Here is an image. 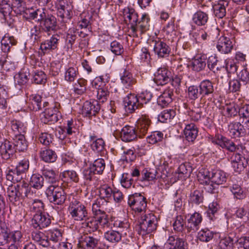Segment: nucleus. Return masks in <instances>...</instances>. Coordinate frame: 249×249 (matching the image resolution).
Here are the masks:
<instances>
[{"label": "nucleus", "instance_id": "obj_47", "mask_svg": "<svg viewBox=\"0 0 249 249\" xmlns=\"http://www.w3.org/2000/svg\"><path fill=\"white\" fill-rule=\"evenodd\" d=\"M105 238L109 242L113 243L120 242L122 238L118 231L109 230L104 233Z\"/></svg>", "mask_w": 249, "mask_h": 249}, {"label": "nucleus", "instance_id": "obj_10", "mask_svg": "<svg viewBox=\"0 0 249 249\" xmlns=\"http://www.w3.org/2000/svg\"><path fill=\"white\" fill-rule=\"evenodd\" d=\"M152 43L154 44V52L159 57H165L169 55L171 52V49L161 39L157 37L152 40Z\"/></svg>", "mask_w": 249, "mask_h": 249}, {"label": "nucleus", "instance_id": "obj_6", "mask_svg": "<svg viewBox=\"0 0 249 249\" xmlns=\"http://www.w3.org/2000/svg\"><path fill=\"white\" fill-rule=\"evenodd\" d=\"M57 15L62 21L67 22L72 16L73 6L68 0H57L55 3Z\"/></svg>", "mask_w": 249, "mask_h": 249}, {"label": "nucleus", "instance_id": "obj_43", "mask_svg": "<svg viewBox=\"0 0 249 249\" xmlns=\"http://www.w3.org/2000/svg\"><path fill=\"white\" fill-rule=\"evenodd\" d=\"M78 74L77 68L74 65H69L65 69V80L69 82H73Z\"/></svg>", "mask_w": 249, "mask_h": 249}, {"label": "nucleus", "instance_id": "obj_53", "mask_svg": "<svg viewBox=\"0 0 249 249\" xmlns=\"http://www.w3.org/2000/svg\"><path fill=\"white\" fill-rule=\"evenodd\" d=\"M183 238L176 236H170L164 244L165 249H176Z\"/></svg>", "mask_w": 249, "mask_h": 249}, {"label": "nucleus", "instance_id": "obj_61", "mask_svg": "<svg viewBox=\"0 0 249 249\" xmlns=\"http://www.w3.org/2000/svg\"><path fill=\"white\" fill-rule=\"evenodd\" d=\"M96 219L98 226L101 228H108L109 226V222L108 219V216L106 213H103L94 216Z\"/></svg>", "mask_w": 249, "mask_h": 249}, {"label": "nucleus", "instance_id": "obj_29", "mask_svg": "<svg viewBox=\"0 0 249 249\" xmlns=\"http://www.w3.org/2000/svg\"><path fill=\"white\" fill-rule=\"evenodd\" d=\"M89 142L91 148L98 153L103 151L105 149V143L102 138H98L94 134L90 135Z\"/></svg>", "mask_w": 249, "mask_h": 249}, {"label": "nucleus", "instance_id": "obj_52", "mask_svg": "<svg viewBox=\"0 0 249 249\" xmlns=\"http://www.w3.org/2000/svg\"><path fill=\"white\" fill-rule=\"evenodd\" d=\"M42 174L46 180L52 184H54L56 180V174L53 169L44 167Z\"/></svg>", "mask_w": 249, "mask_h": 249}, {"label": "nucleus", "instance_id": "obj_9", "mask_svg": "<svg viewBox=\"0 0 249 249\" xmlns=\"http://www.w3.org/2000/svg\"><path fill=\"white\" fill-rule=\"evenodd\" d=\"M51 223V216L45 213H36L32 220V225L35 229H42L46 228Z\"/></svg>", "mask_w": 249, "mask_h": 249}, {"label": "nucleus", "instance_id": "obj_39", "mask_svg": "<svg viewBox=\"0 0 249 249\" xmlns=\"http://www.w3.org/2000/svg\"><path fill=\"white\" fill-rule=\"evenodd\" d=\"M17 40L13 36L6 34L1 40V50L4 53H8L11 46L16 45Z\"/></svg>", "mask_w": 249, "mask_h": 249}, {"label": "nucleus", "instance_id": "obj_27", "mask_svg": "<svg viewBox=\"0 0 249 249\" xmlns=\"http://www.w3.org/2000/svg\"><path fill=\"white\" fill-rule=\"evenodd\" d=\"M184 134L186 139L189 142H193L196 138L198 129L194 123L184 124Z\"/></svg>", "mask_w": 249, "mask_h": 249}, {"label": "nucleus", "instance_id": "obj_51", "mask_svg": "<svg viewBox=\"0 0 249 249\" xmlns=\"http://www.w3.org/2000/svg\"><path fill=\"white\" fill-rule=\"evenodd\" d=\"M176 111L174 109H165L162 111L158 116V120L162 123H166L170 121L176 116Z\"/></svg>", "mask_w": 249, "mask_h": 249}, {"label": "nucleus", "instance_id": "obj_26", "mask_svg": "<svg viewBox=\"0 0 249 249\" xmlns=\"http://www.w3.org/2000/svg\"><path fill=\"white\" fill-rule=\"evenodd\" d=\"M173 95V89L170 88L166 89L158 97V104L162 107L167 106L169 103L172 102Z\"/></svg>", "mask_w": 249, "mask_h": 249}, {"label": "nucleus", "instance_id": "obj_41", "mask_svg": "<svg viewBox=\"0 0 249 249\" xmlns=\"http://www.w3.org/2000/svg\"><path fill=\"white\" fill-rule=\"evenodd\" d=\"M29 108L35 111L39 110L42 107V97L39 94H32L29 97Z\"/></svg>", "mask_w": 249, "mask_h": 249}, {"label": "nucleus", "instance_id": "obj_34", "mask_svg": "<svg viewBox=\"0 0 249 249\" xmlns=\"http://www.w3.org/2000/svg\"><path fill=\"white\" fill-rule=\"evenodd\" d=\"M211 180L215 185H221L227 180L226 173L221 170H213L211 171Z\"/></svg>", "mask_w": 249, "mask_h": 249}, {"label": "nucleus", "instance_id": "obj_64", "mask_svg": "<svg viewBox=\"0 0 249 249\" xmlns=\"http://www.w3.org/2000/svg\"><path fill=\"white\" fill-rule=\"evenodd\" d=\"M234 241L231 237H227L220 241L218 249H231Z\"/></svg>", "mask_w": 249, "mask_h": 249}, {"label": "nucleus", "instance_id": "obj_55", "mask_svg": "<svg viewBox=\"0 0 249 249\" xmlns=\"http://www.w3.org/2000/svg\"><path fill=\"white\" fill-rule=\"evenodd\" d=\"M84 223H83V227L89 229L88 231L90 232L97 231L99 228L96 219L93 217H89L84 220Z\"/></svg>", "mask_w": 249, "mask_h": 249}, {"label": "nucleus", "instance_id": "obj_4", "mask_svg": "<svg viewBox=\"0 0 249 249\" xmlns=\"http://www.w3.org/2000/svg\"><path fill=\"white\" fill-rule=\"evenodd\" d=\"M22 237L20 231L10 232L9 229L4 224L0 226V245L3 246L10 243L18 244L21 242Z\"/></svg>", "mask_w": 249, "mask_h": 249}, {"label": "nucleus", "instance_id": "obj_48", "mask_svg": "<svg viewBox=\"0 0 249 249\" xmlns=\"http://www.w3.org/2000/svg\"><path fill=\"white\" fill-rule=\"evenodd\" d=\"M87 81L83 78L79 79L73 85L74 92L78 95H82L87 90Z\"/></svg>", "mask_w": 249, "mask_h": 249}, {"label": "nucleus", "instance_id": "obj_46", "mask_svg": "<svg viewBox=\"0 0 249 249\" xmlns=\"http://www.w3.org/2000/svg\"><path fill=\"white\" fill-rule=\"evenodd\" d=\"M29 72L27 69L21 70L18 74L15 76V82L19 85H24L29 80Z\"/></svg>", "mask_w": 249, "mask_h": 249}, {"label": "nucleus", "instance_id": "obj_25", "mask_svg": "<svg viewBox=\"0 0 249 249\" xmlns=\"http://www.w3.org/2000/svg\"><path fill=\"white\" fill-rule=\"evenodd\" d=\"M15 151L14 145L8 140H4L0 145V153L4 160L10 159V156L12 155Z\"/></svg>", "mask_w": 249, "mask_h": 249}, {"label": "nucleus", "instance_id": "obj_33", "mask_svg": "<svg viewBox=\"0 0 249 249\" xmlns=\"http://www.w3.org/2000/svg\"><path fill=\"white\" fill-rule=\"evenodd\" d=\"M124 104L132 111H135L140 107L138 95L130 93L124 99Z\"/></svg>", "mask_w": 249, "mask_h": 249}, {"label": "nucleus", "instance_id": "obj_21", "mask_svg": "<svg viewBox=\"0 0 249 249\" xmlns=\"http://www.w3.org/2000/svg\"><path fill=\"white\" fill-rule=\"evenodd\" d=\"M230 136L236 138L242 137L245 135L244 126L239 122H231L228 127Z\"/></svg>", "mask_w": 249, "mask_h": 249}, {"label": "nucleus", "instance_id": "obj_58", "mask_svg": "<svg viewBox=\"0 0 249 249\" xmlns=\"http://www.w3.org/2000/svg\"><path fill=\"white\" fill-rule=\"evenodd\" d=\"M106 166L105 162L103 159L96 160L90 167L97 174L101 175L103 173Z\"/></svg>", "mask_w": 249, "mask_h": 249}, {"label": "nucleus", "instance_id": "obj_7", "mask_svg": "<svg viewBox=\"0 0 249 249\" xmlns=\"http://www.w3.org/2000/svg\"><path fill=\"white\" fill-rule=\"evenodd\" d=\"M150 18L147 14H142L135 26L131 28V33L133 37H140L149 29Z\"/></svg>", "mask_w": 249, "mask_h": 249}, {"label": "nucleus", "instance_id": "obj_28", "mask_svg": "<svg viewBox=\"0 0 249 249\" xmlns=\"http://www.w3.org/2000/svg\"><path fill=\"white\" fill-rule=\"evenodd\" d=\"M42 24V30L50 35V32L55 31L56 27V19L52 15H48L47 18L41 22Z\"/></svg>", "mask_w": 249, "mask_h": 249}, {"label": "nucleus", "instance_id": "obj_22", "mask_svg": "<svg viewBox=\"0 0 249 249\" xmlns=\"http://www.w3.org/2000/svg\"><path fill=\"white\" fill-rule=\"evenodd\" d=\"M0 13L3 16V19L9 25L14 21V16L12 15V7L6 1L0 3Z\"/></svg>", "mask_w": 249, "mask_h": 249}, {"label": "nucleus", "instance_id": "obj_16", "mask_svg": "<svg viewBox=\"0 0 249 249\" xmlns=\"http://www.w3.org/2000/svg\"><path fill=\"white\" fill-rule=\"evenodd\" d=\"M120 80L123 87L128 89H132L137 83L135 76L126 69L121 74Z\"/></svg>", "mask_w": 249, "mask_h": 249}, {"label": "nucleus", "instance_id": "obj_17", "mask_svg": "<svg viewBox=\"0 0 249 249\" xmlns=\"http://www.w3.org/2000/svg\"><path fill=\"white\" fill-rule=\"evenodd\" d=\"M123 14L125 22L130 24L131 30V28L135 26L139 20L138 13L134 9L127 7L124 9Z\"/></svg>", "mask_w": 249, "mask_h": 249}, {"label": "nucleus", "instance_id": "obj_30", "mask_svg": "<svg viewBox=\"0 0 249 249\" xmlns=\"http://www.w3.org/2000/svg\"><path fill=\"white\" fill-rule=\"evenodd\" d=\"M229 1L230 0H219L218 3L214 5V13L216 17L222 18L225 16Z\"/></svg>", "mask_w": 249, "mask_h": 249}, {"label": "nucleus", "instance_id": "obj_11", "mask_svg": "<svg viewBox=\"0 0 249 249\" xmlns=\"http://www.w3.org/2000/svg\"><path fill=\"white\" fill-rule=\"evenodd\" d=\"M172 78L170 71L166 68H160L155 73L154 81L158 85H164L170 82Z\"/></svg>", "mask_w": 249, "mask_h": 249}, {"label": "nucleus", "instance_id": "obj_37", "mask_svg": "<svg viewBox=\"0 0 249 249\" xmlns=\"http://www.w3.org/2000/svg\"><path fill=\"white\" fill-rule=\"evenodd\" d=\"M11 132H9V135L16 136L23 134L26 131V127L22 122L19 120H13L11 121Z\"/></svg>", "mask_w": 249, "mask_h": 249}, {"label": "nucleus", "instance_id": "obj_59", "mask_svg": "<svg viewBox=\"0 0 249 249\" xmlns=\"http://www.w3.org/2000/svg\"><path fill=\"white\" fill-rule=\"evenodd\" d=\"M157 172L156 169L146 168L142 172V180L151 181L156 179Z\"/></svg>", "mask_w": 249, "mask_h": 249}, {"label": "nucleus", "instance_id": "obj_1", "mask_svg": "<svg viewBox=\"0 0 249 249\" xmlns=\"http://www.w3.org/2000/svg\"><path fill=\"white\" fill-rule=\"evenodd\" d=\"M7 196L10 202L14 206L18 205L21 199L31 198L34 196L31 187L25 181H20L16 185H10L7 188Z\"/></svg>", "mask_w": 249, "mask_h": 249}, {"label": "nucleus", "instance_id": "obj_63", "mask_svg": "<svg viewBox=\"0 0 249 249\" xmlns=\"http://www.w3.org/2000/svg\"><path fill=\"white\" fill-rule=\"evenodd\" d=\"M43 30H41L40 28L37 26H34L33 28L31 29V38L34 40V41H39L41 40L43 34L44 33Z\"/></svg>", "mask_w": 249, "mask_h": 249}, {"label": "nucleus", "instance_id": "obj_38", "mask_svg": "<svg viewBox=\"0 0 249 249\" xmlns=\"http://www.w3.org/2000/svg\"><path fill=\"white\" fill-rule=\"evenodd\" d=\"M114 187L108 184H103L99 187L100 198L103 199L105 202H108L112 196Z\"/></svg>", "mask_w": 249, "mask_h": 249}, {"label": "nucleus", "instance_id": "obj_40", "mask_svg": "<svg viewBox=\"0 0 249 249\" xmlns=\"http://www.w3.org/2000/svg\"><path fill=\"white\" fill-rule=\"evenodd\" d=\"M92 16L87 11H84L78 17V26L81 29L87 28L91 24Z\"/></svg>", "mask_w": 249, "mask_h": 249}, {"label": "nucleus", "instance_id": "obj_2", "mask_svg": "<svg viewBox=\"0 0 249 249\" xmlns=\"http://www.w3.org/2000/svg\"><path fill=\"white\" fill-rule=\"evenodd\" d=\"M157 225L156 216L152 213H145L141 216L137 230L139 234L143 236L156 230Z\"/></svg>", "mask_w": 249, "mask_h": 249}, {"label": "nucleus", "instance_id": "obj_20", "mask_svg": "<svg viewBox=\"0 0 249 249\" xmlns=\"http://www.w3.org/2000/svg\"><path fill=\"white\" fill-rule=\"evenodd\" d=\"M202 220V217L201 215L197 212H195L193 214H188L186 225L188 231L197 230Z\"/></svg>", "mask_w": 249, "mask_h": 249}, {"label": "nucleus", "instance_id": "obj_56", "mask_svg": "<svg viewBox=\"0 0 249 249\" xmlns=\"http://www.w3.org/2000/svg\"><path fill=\"white\" fill-rule=\"evenodd\" d=\"M77 29L74 27L70 28L68 31L66 36V40L68 42L67 46L68 48L72 49L76 38Z\"/></svg>", "mask_w": 249, "mask_h": 249}, {"label": "nucleus", "instance_id": "obj_24", "mask_svg": "<svg viewBox=\"0 0 249 249\" xmlns=\"http://www.w3.org/2000/svg\"><path fill=\"white\" fill-rule=\"evenodd\" d=\"M9 137L13 140V144L14 145L15 151H24L27 149V143L23 134L19 135L9 134Z\"/></svg>", "mask_w": 249, "mask_h": 249}, {"label": "nucleus", "instance_id": "obj_49", "mask_svg": "<svg viewBox=\"0 0 249 249\" xmlns=\"http://www.w3.org/2000/svg\"><path fill=\"white\" fill-rule=\"evenodd\" d=\"M62 177L65 181H73L77 183L79 180V175L73 170L64 171L62 173Z\"/></svg>", "mask_w": 249, "mask_h": 249}, {"label": "nucleus", "instance_id": "obj_60", "mask_svg": "<svg viewBox=\"0 0 249 249\" xmlns=\"http://www.w3.org/2000/svg\"><path fill=\"white\" fill-rule=\"evenodd\" d=\"M203 108L200 107H195L188 111V115L191 119L195 122L199 121L202 116Z\"/></svg>", "mask_w": 249, "mask_h": 249}, {"label": "nucleus", "instance_id": "obj_18", "mask_svg": "<svg viewBox=\"0 0 249 249\" xmlns=\"http://www.w3.org/2000/svg\"><path fill=\"white\" fill-rule=\"evenodd\" d=\"M59 111L56 107H52L46 108L44 111L42 122L45 124H54L58 120Z\"/></svg>", "mask_w": 249, "mask_h": 249}, {"label": "nucleus", "instance_id": "obj_3", "mask_svg": "<svg viewBox=\"0 0 249 249\" xmlns=\"http://www.w3.org/2000/svg\"><path fill=\"white\" fill-rule=\"evenodd\" d=\"M48 199L55 205H63L67 198V195L63 189L56 184L49 185L45 192Z\"/></svg>", "mask_w": 249, "mask_h": 249}, {"label": "nucleus", "instance_id": "obj_54", "mask_svg": "<svg viewBox=\"0 0 249 249\" xmlns=\"http://www.w3.org/2000/svg\"><path fill=\"white\" fill-rule=\"evenodd\" d=\"M230 190L236 199H243L246 197V191L238 184H233L230 187Z\"/></svg>", "mask_w": 249, "mask_h": 249}, {"label": "nucleus", "instance_id": "obj_31", "mask_svg": "<svg viewBox=\"0 0 249 249\" xmlns=\"http://www.w3.org/2000/svg\"><path fill=\"white\" fill-rule=\"evenodd\" d=\"M208 19L209 17L207 12L199 10L193 15L192 20L196 25L202 26L207 24Z\"/></svg>", "mask_w": 249, "mask_h": 249}, {"label": "nucleus", "instance_id": "obj_15", "mask_svg": "<svg viewBox=\"0 0 249 249\" xmlns=\"http://www.w3.org/2000/svg\"><path fill=\"white\" fill-rule=\"evenodd\" d=\"M233 44L232 41L229 38L225 36L219 37L216 45L218 51L222 54L230 53L233 49Z\"/></svg>", "mask_w": 249, "mask_h": 249}, {"label": "nucleus", "instance_id": "obj_42", "mask_svg": "<svg viewBox=\"0 0 249 249\" xmlns=\"http://www.w3.org/2000/svg\"><path fill=\"white\" fill-rule=\"evenodd\" d=\"M32 237L33 240L43 247H47L49 246L48 237L42 232L33 231L32 233Z\"/></svg>", "mask_w": 249, "mask_h": 249}, {"label": "nucleus", "instance_id": "obj_5", "mask_svg": "<svg viewBox=\"0 0 249 249\" xmlns=\"http://www.w3.org/2000/svg\"><path fill=\"white\" fill-rule=\"evenodd\" d=\"M68 211L75 221H82L88 218V211L86 206L76 199H73L70 202Z\"/></svg>", "mask_w": 249, "mask_h": 249}, {"label": "nucleus", "instance_id": "obj_14", "mask_svg": "<svg viewBox=\"0 0 249 249\" xmlns=\"http://www.w3.org/2000/svg\"><path fill=\"white\" fill-rule=\"evenodd\" d=\"M138 137L135 127L125 125L121 130L120 138L124 142H128L135 141Z\"/></svg>", "mask_w": 249, "mask_h": 249}, {"label": "nucleus", "instance_id": "obj_23", "mask_svg": "<svg viewBox=\"0 0 249 249\" xmlns=\"http://www.w3.org/2000/svg\"><path fill=\"white\" fill-rule=\"evenodd\" d=\"M99 239L92 236L84 235L79 241V245L86 249H94L98 244Z\"/></svg>", "mask_w": 249, "mask_h": 249}, {"label": "nucleus", "instance_id": "obj_36", "mask_svg": "<svg viewBox=\"0 0 249 249\" xmlns=\"http://www.w3.org/2000/svg\"><path fill=\"white\" fill-rule=\"evenodd\" d=\"M40 159L45 162H53L57 159V155L55 151L50 149H41L39 152Z\"/></svg>", "mask_w": 249, "mask_h": 249}, {"label": "nucleus", "instance_id": "obj_12", "mask_svg": "<svg viewBox=\"0 0 249 249\" xmlns=\"http://www.w3.org/2000/svg\"><path fill=\"white\" fill-rule=\"evenodd\" d=\"M151 124V121L148 116L142 115L137 122L136 132L139 137L144 136L148 131Z\"/></svg>", "mask_w": 249, "mask_h": 249}, {"label": "nucleus", "instance_id": "obj_32", "mask_svg": "<svg viewBox=\"0 0 249 249\" xmlns=\"http://www.w3.org/2000/svg\"><path fill=\"white\" fill-rule=\"evenodd\" d=\"M207 56L205 54L197 55L192 60V67L194 71H200L206 66Z\"/></svg>", "mask_w": 249, "mask_h": 249}, {"label": "nucleus", "instance_id": "obj_19", "mask_svg": "<svg viewBox=\"0 0 249 249\" xmlns=\"http://www.w3.org/2000/svg\"><path fill=\"white\" fill-rule=\"evenodd\" d=\"M60 39V36L57 34L53 35L50 39L41 43V49L45 52L55 50L57 48Z\"/></svg>", "mask_w": 249, "mask_h": 249}, {"label": "nucleus", "instance_id": "obj_44", "mask_svg": "<svg viewBox=\"0 0 249 249\" xmlns=\"http://www.w3.org/2000/svg\"><path fill=\"white\" fill-rule=\"evenodd\" d=\"M233 157H232L231 165L234 171L240 173L245 168V165L242 160L241 155L239 154H235Z\"/></svg>", "mask_w": 249, "mask_h": 249}, {"label": "nucleus", "instance_id": "obj_45", "mask_svg": "<svg viewBox=\"0 0 249 249\" xmlns=\"http://www.w3.org/2000/svg\"><path fill=\"white\" fill-rule=\"evenodd\" d=\"M203 192L196 190L190 193L188 201L192 205H199L203 202Z\"/></svg>", "mask_w": 249, "mask_h": 249}, {"label": "nucleus", "instance_id": "obj_8", "mask_svg": "<svg viewBox=\"0 0 249 249\" xmlns=\"http://www.w3.org/2000/svg\"><path fill=\"white\" fill-rule=\"evenodd\" d=\"M128 204L134 211L142 212L147 206L146 198L141 194L135 193L129 196Z\"/></svg>", "mask_w": 249, "mask_h": 249}, {"label": "nucleus", "instance_id": "obj_50", "mask_svg": "<svg viewBox=\"0 0 249 249\" xmlns=\"http://www.w3.org/2000/svg\"><path fill=\"white\" fill-rule=\"evenodd\" d=\"M30 184L33 188L40 189L43 186L44 178L39 174H34L31 176Z\"/></svg>", "mask_w": 249, "mask_h": 249}, {"label": "nucleus", "instance_id": "obj_57", "mask_svg": "<svg viewBox=\"0 0 249 249\" xmlns=\"http://www.w3.org/2000/svg\"><path fill=\"white\" fill-rule=\"evenodd\" d=\"M214 233L207 228L202 229L197 234L198 239L202 242H209L213 237Z\"/></svg>", "mask_w": 249, "mask_h": 249}, {"label": "nucleus", "instance_id": "obj_62", "mask_svg": "<svg viewBox=\"0 0 249 249\" xmlns=\"http://www.w3.org/2000/svg\"><path fill=\"white\" fill-rule=\"evenodd\" d=\"M105 202L103 199L99 198L95 200L92 205V211L94 216L105 213L102 209V206Z\"/></svg>", "mask_w": 249, "mask_h": 249}, {"label": "nucleus", "instance_id": "obj_35", "mask_svg": "<svg viewBox=\"0 0 249 249\" xmlns=\"http://www.w3.org/2000/svg\"><path fill=\"white\" fill-rule=\"evenodd\" d=\"M200 93L203 97L212 94L214 90L213 84L209 80L201 81L199 86Z\"/></svg>", "mask_w": 249, "mask_h": 249}, {"label": "nucleus", "instance_id": "obj_13", "mask_svg": "<svg viewBox=\"0 0 249 249\" xmlns=\"http://www.w3.org/2000/svg\"><path fill=\"white\" fill-rule=\"evenodd\" d=\"M100 105L97 101L94 100L92 102L86 101L83 105L82 114L89 118H90L96 114L100 110Z\"/></svg>", "mask_w": 249, "mask_h": 249}]
</instances>
